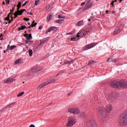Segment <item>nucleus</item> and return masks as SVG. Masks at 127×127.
Wrapping results in <instances>:
<instances>
[{
    "mask_svg": "<svg viewBox=\"0 0 127 127\" xmlns=\"http://www.w3.org/2000/svg\"><path fill=\"white\" fill-rule=\"evenodd\" d=\"M23 84H24V82H23Z\"/></svg>",
    "mask_w": 127,
    "mask_h": 127,
    "instance_id": "69168bd1",
    "label": "nucleus"
},
{
    "mask_svg": "<svg viewBox=\"0 0 127 127\" xmlns=\"http://www.w3.org/2000/svg\"><path fill=\"white\" fill-rule=\"evenodd\" d=\"M96 45H97L96 43H91L84 46L82 49L83 51H85L86 50H89V49H91V48L95 47Z\"/></svg>",
    "mask_w": 127,
    "mask_h": 127,
    "instance_id": "39448f33",
    "label": "nucleus"
},
{
    "mask_svg": "<svg viewBox=\"0 0 127 127\" xmlns=\"http://www.w3.org/2000/svg\"><path fill=\"white\" fill-rule=\"evenodd\" d=\"M77 123V120L75 117H70L68 119V122L66 125V127H73Z\"/></svg>",
    "mask_w": 127,
    "mask_h": 127,
    "instance_id": "7ed1b4c3",
    "label": "nucleus"
},
{
    "mask_svg": "<svg viewBox=\"0 0 127 127\" xmlns=\"http://www.w3.org/2000/svg\"><path fill=\"white\" fill-rule=\"evenodd\" d=\"M52 19V14H49L47 16V20L48 22L50 21Z\"/></svg>",
    "mask_w": 127,
    "mask_h": 127,
    "instance_id": "4be33fe9",
    "label": "nucleus"
},
{
    "mask_svg": "<svg viewBox=\"0 0 127 127\" xmlns=\"http://www.w3.org/2000/svg\"><path fill=\"white\" fill-rule=\"evenodd\" d=\"M29 14H30V15H32V12H29Z\"/></svg>",
    "mask_w": 127,
    "mask_h": 127,
    "instance_id": "09e8293b",
    "label": "nucleus"
},
{
    "mask_svg": "<svg viewBox=\"0 0 127 127\" xmlns=\"http://www.w3.org/2000/svg\"><path fill=\"white\" fill-rule=\"evenodd\" d=\"M15 104V103H12L8 106H9V108H12V107H13V106H14Z\"/></svg>",
    "mask_w": 127,
    "mask_h": 127,
    "instance_id": "473e14b6",
    "label": "nucleus"
},
{
    "mask_svg": "<svg viewBox=\"0 0 127 127\" xmlns=\"http://www.w3.org/2000/svg\"><path fill=\"white\" fill-rule=\"evenodd\" d=\"M23 95H24V92L23 91L18 94L17 97H21V96H23Z\"/></svg>",
    "mask_w": 127,
    "mask_h": 127,
    "instance_id": "cd10ccee",
    "label": "nucleus"
},
{
    "mask_svg": "<svg viewBox=\"0 0 127 127\" xmlns=\"http://www.w3.org/2000/svg\"><path fill=\"white\" fill-rule=\"evenodd\" d=\"M11 22V20L9 21V23H10Z\"/></svg>",
    "mask_w": 127,
    "mask_h": 127,
    "instance_id": "4d7b16f0",
    "label": "nucleus"
},
{
    "mask_svg": "<svg viewBox=\"0 0 127 127\" xmlns=\"http://www.w3.org/2000/svg\"><path fill=\"white\" fill-rule=\"evenodd\" d=\"M115 11H113V13H115Z\"/></svg>",
    "mask_w": 127,
    "mask_h": 127,
    "instance_id": "680f3d73",
    "label": "nucleus"
},
{
    "mask_svg": "<svg viewBox=\"0 0 127 127\" xmlns=\"http://www.w3.org/2000/svg\"><path fill=\"white\" fill-rule=\"evenodd\" d=\"M37 24V23H35V21H33L31 24V27H33V26H36V25Z\"/></svg>",
    "mask_w": 127,
    "mask_h": 127,
    "instance_id": "c85d7f7f",
    "label": "nucleus"
},
{
    "mask_svg": "<svg viewBox=\"0 0 127 127\" xmlns=\"http://www.w3.org/2000/svg\"><path fill=\"white\" fill-rule=\"evenodd\" d=\"M32 54H33L32 50H29V56H32Z\"/></svg>",
    "mask_w": 127,
    "mask_h": 127,
    "instance_id": "2f4dec72",
    "label": "nucleus"
},
{
    "mask_svg": "<svg viewBox=\"0 0 127 127\" xmlns=\"http://www.w3.org/2000/svg\"><path fill=\"white\" fill-rule=\"evenodd\" d=\"M78 35H77V37H74L73 38L71 37H69L68 38L69 40H70V41H77V40H78Z\"/></svg>",
    "mask_w": 127,
    "mask_h": 127,
    "instance_id": "f3484780",
    "label": "nucleus"
},
{
    "mask_svg": "<svg viewBox=\"0 0 127 127\" xmlns=\"http://www.w3.org/2000/svg\"><path fill=\"white\" fill-rule=\"evenodd\" d=\"M88 33V31L86 30H82L80 33H78L77 37H83V36H85L86 34Z\"/></svg>",
    "mask_w": 127,
    "mask_h": 127,
    "instance_id": "9d476101",
    "label": "nucleus"
},
{
    "mask_svg": "<svg viewBox=\"0 0 127 127\" xmlns=\"http://www.w3.org/2000/svg\"><path fill=\"white\" fill-rule=\"evenodd\" d=\"M7 108H9V106H8V105L7 106H6V107H4V109H7Z\"/></svg>",
    "mask_w": 127,
    "mask_h": 127,
    "instance_id": "a18cd8bd",
    "label": "nucleus"
},
{
    "mask_svg": "<svg viewBox=\"0 0 127 127\" xmlns=\"http://www.w3.org/2000/svg\"><path fill=\"white\" fill-rule=\"evenodd\" d=\"M23 61H22V59H19L16 61L14 62L15 64H16V65H18L19 64H21V63H22Z\"/></svg>",
    "mask_w": 127,
    "mask_h": 127,
    "instance_id": "aec40b11",
    "label": "nucleus"
},
{
    "mask_svg": "<svg viewBox=\"0 0 127 127\" xmlns=\"http://www.w3.org/2000/svg\"><path fill=\"white\" fill-rule=\"evenodd\" d=\"M6 3L9 4V0H5Z\"/></svg>",
    "mask_w": 127,
    "mask_h": 127,
    "instance_id": "a19ab883",
    "label": "nucleus"
},
{
    "mask_svg": "<svg viewBox=\"0 0 127 127\" xmlns=\"http://www.w3.org/2000/svg\"><path fill=\"white\" fill-rule=\"evenodd\" d=\"M46 85H48L47 82L41 83L38 87V90H40V89H42L43 87L45 86H46Z\"/></svg>",
    "mask_w": 127,
    "mask_h": 127,
    "instance_id": "2eb2a0df",
    "label": "nucleus"
},
{
    "mask_svg": "<svg viewBox=\"0 0 127 127\" xmlns=\"http://www.w3.org/2000/svg\"><path fill=\"white\" fill-rule=\"evenodd\" d=\"M80 114V109L79 108H74L73 115H79Z\"/></svg>",
    "mask_w": 127,
    "mask_h": 127,
    "instance_id": "dca6fc26",
    "label": "nucleus"
},
{
    "mask_svg": "<svg viewBox=\"0 0 127 127\" xmlns=\"http://www.w3.org/2000/svg\"><path fill=\"white\" fill-rule=\"evenodd\" d=\"M77 25L78 26H81V25H83V21H79L77 23Z\"/></svg>",
    "mask_w": 127,
    "mask_h": 127,
    "instance_id": "7c9ffc66",
    "label": "nucleus"
},
{
    "mask_svg": "<svg viewBox=\"0 0 127 127\" xmlns=\"http://www.w3.org/2000/svg\"><path fill=\"white\" fill-rule=\"evenodd\" d=\"M39 29H42V26H40L39 27Z\"/></svg>",
    "mask_w": 127,
    "mask_h": 127,
    "instance_id": "c03bdc74",
    "label": "nucleus"
},
{
    "mask_svg": "<svg viewBox=\"0 0 127 127\" xmlns=\"http://www.w3.org/2000/svg\"><path fill=\"white\" fill-rule=\"evenodd\" d=\"M86 4V2H83L81 3V6L84 5V4Z\"/></svg>",
    "mask_w": 127,
    "mask_h": 127,
    "instance_id": "ea45409f",
    "label": "nucleus"
},
{
    "mask_svg": "<svg viewBox=\"0 0 127 127\" xmlns=\"http://www.w3.org/2000/svg\"><path fill=\"white\" fill-rule=\"evenodd\" d=\"M117 0H113V1H112L111 4L112 5V7H114V3H115V2H117Z\"/></svg>",
    "mask_w": 127,
    "mask_h": 127,
    "instance_id": "f704fd0d",
    "label": "nucleus"
},
{
    "mask_svg": "<svg viewBox=\"0 0 127 127\" xmlns=\"http://www.w3.org/2000/svg\"><path fill=\"white\" fill-rule=\"evenodd\" d=\"M57 28L56 27L52 26L49 29L48 32H51V31H55L57 30Z\"/></svg>",
    "mask_w": 127,
    "mask_h": 127,
    "instance_id": "a211bd4d",
    "label": "nucleus"
},
{
    "mask_svg": "<svg viewBox=\"0 0 127 127\" xmlns=\"http://www.w3.org/2000/svg\"><path fill=\"white\" fill-rule=\"evenodd\" d=\"M111 59H108V60H107V62H109V61H110V60Z\"/></svg>",
    "mask_w": 127,
    "mask_h": 127,
    "instance_id": "603ef678",
    "label": "nucleus"
},
{
    "mask_svg": "<svg viewBox=\"0 0 127 127\" xmlns=\"http://www.w3.org/2000/svg\"><path fill=\"white\" fill-rule=\"evenodd\" d=\"M1 36H2V35H1L0 36V37H1Z\"/></svg>",
    "mask_w": 127,
    "mask_h": 127,
    "instance_id": "052dcab7",
    "label": "nucleus"
},
{
    "mask_svg": "<svg viewBox=\"0 0 127 127\" xmlns=\"http://www.w3.org/2000/svg\"><path fill=\"white\" fill-rule=\"evenodd\" d=\"M44 46V44H43L42 43H41L38 46L37 49H41L42 47Z\"/></svg>",
    "mask_w": 127,
    "mask_h": 127,
    "instance_id": "5701e85b",
    "label": "nucleus"
},
{
    "mask_svg": "<svg viewBox=\"0 0 127 127\" xmlns=\"http://www.w3.org/2000/svg\"><path fill=\"white\" fill-rule=\"evenodd\" d=\"M119 124L120 126H127V112H124L119 117Z\"/></svg>",
    "mask_w": 127,
    "mask_h": 127,
    "instance_id": "f03ea898",
    "label": "nucleus"
},
{
    "mask_svg": "<svg viewBox=\"0 0 127 127\" xmlns=\"http://www.w3.org/2000/svg\"><path fill=\"white\" fill-rule=\"evenodd\" d=\"M29 127H35V126L34 125H31Z\"/></svg>",
    "mask_w": 127,
    "mask_h": 127,
    "instance_id": "37998d69",
    "label": "nucleus"
},
{
    "mask_svg": "<svg viewBox=\"0 0 127 127\" xmlns=\"http://www.w3.org/2000/svg\"><path fill=\"white\" fill-rule=\"evenodd\" d=\"M59 18H63V19H65V16L62 15H59L58 16Z\"/></svg>",
    "mask_w": 127,
    "mask_h": 127,
    "instance_id": "72a5a7b5",
    "label": "nucleus"
},
{
    "mask_svg": "<svg viewBox=\"0 0 127 127\" xmlns=\"http://www.w3.org/2000/svg\"><path fill=\"white\" fill-rule=\"evenodd\" d=\"M92 4H93V3H92V1H91V0H88L87 3L86 4L85 8H83V10H86L87 8H90V7L92 6Z\"/></svg>",
    "mask_w": 127,
    "mask_h": 127,
    "instance_id": "f8f14e48",
    "label": "nucleus"
},
{
    "mask_svg": "<svg viewBox=\"0 0 127 127\" xmlns=\"http://www.w3.org/2000/svg\"><path fill=\"white\" fill-rule=\"evenodd\" d=\"M40 0H37L35 1V5H38V3H39Z\"/></svg>",
    "mask_w": 127,
    "mask_h": 127,
    "instance_id": "c9c22d12",
    "label": "nucleus"
},
{
    "mask_svg": "<svg viewBox=\"0 0 127 127\" xmlns=\"http://www.w3.org/2000/svg\"><path fill=\"white\" fill-rule=\"evenodd\" d=\"M31 27H29V28H30Z\"/></svg>",
    "mask_w": 127,
    "mask_h": 127,
    "instance_id": "338daca9",
    "label": "nucleus"
},
{
    "mask_svg": "<svg viewBox=\"0 0 127 127\" xmlns=\"http://www.w3.org/2000/svg\"><path fill=\"white\" fill-rule=\"evenodd\" d=\"M4 53H6V51L5 50L3 51Z\"/></svg>",
    "mask_w": 127,
    "mask_h": 127,
    "instance_id": "6e6d98bb",
    "label": "nucleus"
},
{
    "mask_svg": "<svg viewBox=\"0 0 127 127\" xmlns=\"http://www.w3.org/2000/svg\"><path fill=\"white\" fill-rule=\"evenodd\" d=\"M26 39L28 40H30L32 39V36H31V34H30L26 36Z\"/></svg>",
    "mask_w": 127,
    "mask_h": 127,
    "instance_id": "393cba45",
    "label": "nucleus"
},
{
    "mask_svg": "<svg viewBox=\"0 0 127 127\" xmlns=\"http://www.w3.org/2000/svg\"><path fill=\"white\" fill-rule=\"evenodd\" d=\"M26 28V26L25 25L21 26V27H19V31L20 30H23V29H25Z\"/></svg>",
    "mask_w": 127,
    "mask_h": 127,
    "instance_id": "b1692460",
    "label": "nucleus"
},
{
    "mask_svg": "<svg viewBox=\"0 0 127 127\" xmlns=\"http://www.w3.org/2000/svg\"><path fill=\"white\" fill-rule=\"evenodd\" d=\"M27 76H28V75H27Z\"/></svg>",
    "mask_w": 127,
    "mask_h": 127,
    "instance_id": "774afa93",
    "label": "nucleus"
},
{
    "mask_svg": "<svg viewBox=\"0 0 127 127\" xmlns=\"http://www.w3.org/2000/svg\"><path fill=\"white\" fill-rule=\"evenodd\" d=\"M120 1V2H121V1H123V0H119Z\"/></svg>",
    "mask_w": 127,
    "mask_h": 127,
    "instance_id": "bf43d9fd",
    "label": "nucleus"
},
{
    "mask_svg": "<svg viewBox=\"0 0 127 127\" xmlns=\"http://www.w3.org/2000/svg\"><path fill=\"white\" fill-rule=\"evenodd\" d=\"M11 17L12 20L13 19V17H12V13H9L7 17L5 18V20H9V17Z\"/></svg>",
    "mask_w": 127,
    "mask_h": 127,
    "instance_id": "6ab92c4d",
    "label": "nucleus"
},
{
    "mask_svg": "<svg viewBox=\"0 0 127 127\" xmlns=\"http://www.w3.org/2000/svg\"><path fill=\"white\" fill-rule=\"evenodd\" d=\"M21 7V2H19L17 5V10L14 13V15L15 16V18L17 17V15H21L23 11L25 10V9L19 10V9Z\"/></svg>",
    "mask_w": 127,
    "mask_h": 127,
    "instance_id": "20e7f679",
    "label": "nucleus"
},
{
    "mask_svg": "<svg viewBox=\"0 0 127 127\" xmlns=\"http://www.w3.org/2000/svg\"><path fill=\"white\" fill-rule=\"evenodd\" d=\"M0 40H3V38H1V39H0Z\"/></svg>",
    "mask_w": 127,
    "mask_h": 127,
    "instance_id": "864d4df0",
    "label": "nucleus"
},
{
    "mask_svg": "<svg viewBox=\"0 0 127 127\" xmlns=\"http://www.w3.org/2000/svg\"><path fill=\"white\" fill-rule=\"evenodd\" d=\"M11 22V20L9 21V23H10Z\"/></svg>",
    "mask_w": 127,
    "mask_h": 127,
    "instance_id": "13d9d810",
    "label": "nucleus"
},
{
    "mask_svg": "<svg viewBox=\"0 0 127 127\" xmlns=\"http://www.w3.org/2000/svg\"><path fill=\"white\" fill-rule=\"evenodd\" d=\"M92 19H88V21H91Z\"/></svg>",
    "mask_w": 127,
    "mask_h": 127,
    "instance_id": "de8ad7c7",
    "label": "nucleus"
},
{
    "mask_svg": "<svg viewBox=\"0 0 127 127\" xmlns=\"http://www.w3.org/2000/svg\"><path fill=\"white\" fill-rule=\"evenodd\" d=\"M14 10V8H13L12 10H11V13H12V12Z\"/></svg>",
    "mask_w": 127,
    "mask_h": 127,
    "instance_id": "49530a36",
    "label": "nucleus"
},
{
    "mask_svg": "<svg viewBox=\"0 0 127 127\" xmlns=\"http://www.w3.org/2000/svg\"><path fill=\"white\" fill-rule=\"evenodd\" d=\"M74 108H70L68 110V112L70 113V114H74Z\"/></svg>",
    "mask_w": 127,
    "mask_h": 127,
    "instance_id": "bb28decb",
    "label": "nucleus"
},
{
    "mask_svg": "<svg viewBox=\"0 0 127 127\" xmlns=\"http://www.w3.org/2000/svg\"><path fill=\"white\" fill-rule=\"evenodd\" d=\"M14 48H16V46L12 45L10 47V50H13Z\"/></svg>",
    "mask_w": 127,
    "mask_h": 127,
    "instance_id": "c756f323",
    "label": "nucleus"
},
{
    "mask_svg": "<svg viewBox=\"0 0 127 127\" xmlns=\"http://www.w3.org/2000/svg\"><path fill=\"white\" fill-rule=\"evenodd\" d=\"M58 76H59V74H57L56 76H52L46 82L47 85L54 83V82H55V79L56 77H58Z\"/></svg>",
    "mask_w": 127,
    "mask_h": 127,
    "instance_id": "6e6552de",
    "label": "nucleus"
},
{
    "mask_svg": "<svg viewBox=\"0 0 127 127\" xmlns=\"http://www.w3.org/2000/svg\"><path fill=\"white\" fill-rule=\"evenodd\" d=\"M71 94H72V92H70V93H69V94H68V96H70V95H71Z\"/></svg>",
    "mask_w": 127,
    "mask_h": 127,
    "instance_id": "3c124183",
    "label": "nucleus"
},
{
    "mask_svg": "<svg viewBox=\"0 0 127 127\" xmlns=\"http://www.w3.org/2000/svg\"><path fill=\"white\" fill-rule=\"evenodd\" d=\"M97 114L100 117H104V114H105V108L104 107H99L97 109Z\"/></svg>",
    "mask_w": 127,
    "mask_h": 127,
    "instance_id": "0eeeda50",
    "label": "nucleus"
},
{
    "mask_svg": "<svg viewBox=\"0 0 127 127\" xmlns=\"http://www.w3.org/2000/svg\"><path fill=\"white\" fill-rule=\"evenodd\" d=\"M64 19H58L56 21L57 23H63V22L64 21Z\"/></svg>",
    "mask_w": 127,
    "mask_h": 127,
    "instance_id": "a878e982",
    "label": "nucleus"
},
{
    "mask_svg": "<svg viewBox=\"0 0 127 127\" xmlns=\"http://www.w3.org/2000/svg\"><path fill=\"white\" fill-rule=\"evenodd\" d=\"M106 13H107V14L109 13V10H106Z\"/></svg>",
    "mask_w": 127,
    "mask_h": 127,
    "instance_id": "8fccbe9b",
    "label": "nucleus"
},
{
    "mask_svg": "<svg viewBox=\"0 0 127 127\" xmlns=\"http://www.w3.org/2000/svg\"><path fill=\"white\" fill-rule=\"evenodd\" d=\"M113 111V106L111 105H108L106 106V111L107 114H111Z\"/></svg>",
    "mask_w": 127,
    "mask_h": 127,
    "instance_id": "9b49d317",
    "label": "nucleus"
},
{
    "mask_svg": "<svg viewBox=\"0 0 127 127\" xmlns=\"http://www.w3.org/2000/svg\"><path fill=\"white\" fill-rule=\"evenodd\" d=\"M116 97V94L115 93H111L109 95V98L110 100H114Z\"/></svg>",
    "mask_w": 127,
    "mask_h": 127,
    "instance_id": "ddd939ff",
    "label": "nucleus"
},
{
    "mask_svg": "<svg viewBox=\"0 0 127 127\" xmlns=\"http://www.w3.org/2000/svg\"><path fill=\"white\" fill-rule=\"evenodd\" d=\"M9 47V45H8V47Z\"/></svg>",
    "mask_w": 127,
    "mask_h": 127,
    "instance_id": "0e129e2a",
    "label": "nucleus"
},
{
    "mask_svg": "<svg viewBox=\"0 0 127 127\" xmlns=\"http://www.w3.org/2000/svg\"><path fill=\"white\" fill-rule=\"evenodd\" d=\"M109 85L114 88H127V83L125 81H112Z\"/></svg>",
    "mask_w": 127,
    "mask_h": 127,
    "instance_id": "f257e3e1",
    "label": "nucleus"
},
{
    "mask_svg": "<svg viewBox=\"0 0 127 127\" xmlns=\"http://www.w3.org/2000/svg\"><path fill=\"white\" fill-rule=\"evenodd\" d=\"M26 3H27V1H26L24 3L22 4V6H25L26 5Z\"/></svg>",
    "mask_w": 127,
    "mask_h": 127,
    "instance_id": "58836bf2",
    "label": "nucleus"
},
{
    "mask_svg": "<svg viewBox=\"0 0 127 127\" xmlns=\"http://www.w3.org/2000/svg\"><path fill=\"white\" fill-rule=\"evenodd\" d=\"M28 25H30V22H28Z\"/></svg>",
    "mask_w": 127,
    "mask_h": 127,
    "instance_id": "5fc2aeb1",
    "label": "nucleus"
},
{
    "mask_svg": "<svg viewBox=\"0 0 127 127\" xmlns=\"http://www.w3.org/2000/svg\"><path fill=\"white\" fill-rule=\"evenodd\" d=\"M87 127H97V122L95 120L89 121L86 125Z\"/></svg>",
    "mask_w": 127,
    "mask_h": 127,
    "instance_id": "423d86ee",
    "label": "nucleus"
},
{
    "mask_svg": "<svg viewBox=\"0 0 127 127\" xmlns=\"http://www.w3.org/2000/svg\"><path fill=\"white\" fill-rule=\"evenodd\" d=\"M24 20H25V21H29V18H24Z\"/></svg>",
    "mask_w": 127,
    "mask_h": 127,
    "instance_id": "4c0bfd02",
    "label": "nucleus"
},
{
    "mask_svg": "<svg viewBox=\"0 0 127 127\" xmlns=\"http://www.w3.org/2000/svg\"><path fill=\"white\" fill-rule=\"evenodd\" d=\"M122 30L120 28H116L114 32V35H116V34H119L120 32H121Z\"/></svg>",
    "mask_w": 127,
    "mask_h": 127,
    "instance_id": "4468645a",
    "label": "nucleus"
},
{
    "mask_svg": "<svg viewBox=\"0 0 127 127\" xmlns=\"http://www.w3.org/2000/svg\"><path fill=\"white\" fill-rule=\"evenodd\" d=\"M15 77H8L4 80V83H6V84H8V83H13L14 81L16 80V79H15Z\"/></svg>",
    "mask_w": 127,
    "mask_h": 127,
    "instance_id": "1a4fd4ad",
    "label": "nucleus"
},
{
    "mask_svg": "<svg viewBox=\"0 0 127 127\" xmlns=\"http://www.w3.org/2000/svg\"><path fill=\"white\" fill-rule=\"evenodd\" d=\"M48 39H49V38H45L40 41V42L42 43L43 44H44V43H46L47 41H48Z\"/></svg>",
    "mask_w": 127,
    "mask_h": 127,
    "instance_id": "412c9836",
    "label": "nucleus"
},
{
    "mask_svg": "<svg viewBox=\"0 0 127 127\" xmlns=\"http://www.w3.org/2000/svg\"><path fill=\"white\" fill-rule=\"evenodd\" d=\"M68 63L69 64H72V63H74V61L73 60H72V61H71V62H68Z\"/></svg>",
    "mask_w": 127,
    "mask_h": 127,
    "instance_id": "79ce46f5",
    "label": "nucleus"
},
{
    "mask_svg": "<svg viewBox=\"0 0 127 127\" xmlns=\"http://www.w3.org/2000/svg\"><path fill=\"white\" fill-rule=\"evenodd\" d=\"M3 4H4V2H3Z\"/></svg>",
    "mask_w": 127,
    "mask_h": 127,
    "instance_id": "e2e57ef3",
    "label": "nucleus"
},
{
    "mask_svg": "<svg viewBox=\"0 0 127 127\" xmlns=\"http://www.w3.org/2000/svg\"><path fill=\"white\" fill-rule=\"evenodd\" d=\"M94 63V61H90L89 62L88 64L89 65H91V64H93Z\"/></svg>",
    "mask_w": 127,
    "mask_h": 127,
    "instance_id": "e433bc0d",
    "label": "nucleus"
}]
</instances>
